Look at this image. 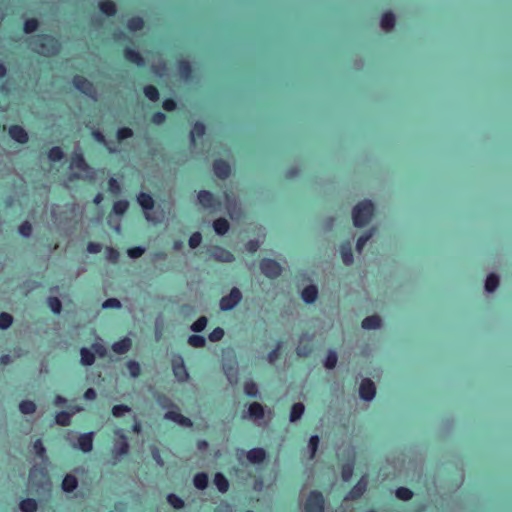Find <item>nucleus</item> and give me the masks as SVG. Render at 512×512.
<instances>
[{
	"label": "nucleus",
	"instance_id": "nucleus-51",
	"mask_svg": "<svg viewBox=\"0 0 512 512\" xmlns=\"http://www.w3.org/2000/svg\"><path fill=\"white\" fill-rule=\"evenodd\" d=\"M244 392L249 397H257L258 395V387L255 382L252 380L246 381L244 383Z\"/></svg>",
	"mask_w": 512,
	"mask_h": 512
},
{
	"label": "nucleus",
	"instance_id": "nucleus-62",
	"mask_svg": "<svg viewBox=\"0 0 512 512\" xmlns=\"http://www.w3.org/2000/svg\"><path fill=\"white\" fill-rule=\"evenodd\" d=\"M224 334L225 332L221 327H216L209 333L208 338L212 342H217L224 337Z\"/></svg>",
	"mask_w": 512,
	"mask_h": 512
},
{
	"label": "nucleus",
	"instance_id": "nucleus-52",
	"mask_svg": "<svg viewBox=\"0 0 512 512\" xmlns=\"http://www.w3.org/2000/svg\"><path fill=\"white\" fill-rule=\"evenodd\" d=\"M188 343L192 347L202 348L206 345V339L201 335H191L188 338Z\"/></svg>",
	"mask_w": 512,
	"mask_h": 512
},
{
	"label": "nucleus",
	"instance_id": "nucleus-1",
	"mask_svg": "<svg viewBox=\"0 0 512 512\" xmlns=\"http://www.w3.org/2000/svg\"><path fill=\"white\" fill-rule=\"evenodd\" d=\"M374 209V204L370 200L359 202L352 211L354 226L358 228L366 226L374 214Z\"/></svg>",
	"mask_w": 512,
	"mask_h": 512
},
{
	"label": "nucleus",
	"instance_id": "nucleus-44",
	"mask_svg": "<svg viewBox=\"0 0 512 512\" xmlns=\"http://www.w3.org/2000/svg\"><path fill=\"white\" fill-rule=\"evenodd\" d=\"M19 410L23 414H32L36 411V404L31 400H22L19 404Z\"/></svg>",
	"mask_w": 512,
	"mask_h": 512
},
{
	"label": "nucleus",
	"instance_id": "nucleus-48",
	"mask_svg": "<svg viewBox=\"0 0 512 512\" xmlns=\"http://www.w3.org/2000/svg\"><path fill=\"white\" fill-rule=\"evenodd\" d=\"M167 502L175 509H182L185 506L184 500L176 494H169Z\"/></svg>",
	"mask_w": 512,
	"mask_h": 512
},
{
	"label": "nucleus",
	"instance_id": "nucleus-12",
	"mask_svg": "<svg viewBox=\"0 0 512 512\" xmlns=\"http://www.w3.org/2000/svg\"><path fill=\"white\" fill-rule=\"evenodd\" d=\"M9 136L19 144H26L29 140L27 131L20 125H11L8 129Z\"/></svg>",
	"mask_w": 512,
	"mask_h": 512
},
{
	"label": "nucleus",
	"instance_id": "nucleus-60",
	"mask_svg": "<svg viewBox=\"0 0 512 512\" xmlns=\"http://www.w3.org/2000/svg\"><path fill=\"white\" fill-rule=\"evenodd\" d=\"M91 348L93 350L94 355L96 354V355H98L101 358H104V357L107 356V349H106V347L102 343L94 342L91 345Z\"/></svg>",
	"mask_w": 512,
	"mask_h": 512
},
{
	"label": "nucleus",
	"instance_id": "nucleus-15",
	"mask_svg": "<svg viewBox=\"0 0 512 512\" xmlns=\"http://www.w3.org/2000/svg\"><path fill=\"white\" fill-rule=\"evenodd\" d=\"M123 56L127 62L135 64L138 67H143L145 64L143 56L132 47H125L123 50Z\"/></svg>",
	"mask_w": 512,
	"mask_h": 512
},
{
	"label": "nucleus",
	"instance_id": "nucleus-39",
	"mask_svg": "<svg viewBox=\"0 0 512 512\" xmlns=\"http://www.w3.org/2000/svg\"><path fill=\"white\" fill-rule=\"evenodd\" d=\"M120 438L121 441L115 446V452L118 456H125L129 452V444L123 433L120 435Z\"/></svg>",
	"mask_w": 512,
	"mask_h": 512
},
{
	"label": "nucleus",
	"instance_id": "nucleus-24",
	"mask_svg": "<svg viewBox=\"0 0 512 512\" xmlns=\"http://www.w3.org/2000/svg\"><path fill=\"white\" fill-rule=\"evenodd\" d=\"M206 132V126L201 121H196L191 129V142L195 143L197 139L202 138Z\"/></svg>",
	"mask_w": 512,
	"mask_h": 512
},
{
	"label": "nucleus",
	"instance_id": "nucleus-64",
	"mask_svg": "<svg viewBox=\"0 0 512 512\" xmlns=\"http://www.w3.org/2000/svg\"><path fill=\"white\" fill-rule=\"evenodd\" d=\"M202 241V235L200 232H194L190 238H189V241H188V244L189 246L192 248V249H195L197 248L200 243Z\"/></svg>",
	"mask_w": 512,
	"mask_h": 512
},
{
	"label": "nucleus",
	"instance_id": "nucleus-14",
	"mask_svg": "<svg viewBox=\"0 0 512 512\" xmlns=\"http://www.w3.org/2000/svg\"><path fill=\"white\" fill-rule=\"evenodd\" d=\"M137 202L145 211L146 219L148 221H152V218L148 212L154 208L155 202L153 197L149 193L140 192L137 196Z\"/></svg>",
	"mask_w": 512,
	"mask_h": 512
},
{
	"label": "nucleus",
	"instance_id": "nucleus-45",
	"mask_svg": "<svg viewBox=\"0 0 512 512\" xmlns=\"http://www.w3.org/2000/svg\"><path fill=\"white\" fill-rule=\"evenodd\" d=\"M126 367H127L128 371H129V374L131 375V377L137 378V377L140 376V374H141V366H140V364L137 361H135V360L127 361Z\"/></svg>",
	"mask_w": 512,
	"mask_h": 512
},
{
	"label": "nucleus",
	"instance_id": "nucleus-20",
	"mask_svg": "<svg viewBox=\"0 0 512 512\" xmlns=\"http://www.w3.org/2000/svg\"><path fill=\"white\" fill-rule=\"evenodd\" d=\"M180 76L185 80H190L193 76V69L189 61L180 60L177 65Z\"/></svg>",
	"mask_w": 512,
	"mask_h": 512
},
{
	"label": "nucleus",
	"instance_id": "nucleus-54",
	"mask_svg": "<svg viewBox=\"0 0 512 512\" xmlns=\"http://www.w3.org/2000/svg\"><path fill=\"white\" fill-rule=\"evenodd\" d=\"M337 354L335 351L333 350H330L327 355H326V358H325V361H324V366L327 368V369H333L335 368L336 364H337Z\"/></svg>",
	"mask_w": 512,
	"mask_h": 512
},
{
	"label": "nucleus",
	"instance_id": "nucleus-49",
	"mask_svg": "<svg viewBox=\"0 0 512 512\" xmlns=\"http://www.w3.org/2000/svg\"><path fill=\"white\" fill-rule=\"evenodd\" d=\"M39 27V21L36 18H29L25 20L23 30L25 33L30 34L35 32Z\"/></svg>",
	"mask_w": 512,
	"mask_h": 512
},
{
	"label": "nucleus",
	"instance_id": "nucleus-31",
	"mask_svg": "<svg viewBox=\"0 0 512 512\" xmlns=\"http://www.w3.org/2000/svg\"><path fill=\"white\" fill-rule=\"evenodd\" d=\"M395 22V15L392 12H385L381 17V27L386 31L393 29Z\"/></svg>",
	"mask_w": 512,
	"mask_h": 512
},
{
	"label": "nucleus",
	"instance_id": "nucleus-4",
	"mask_svg": "<svg viewBox=\"0 0 512 512\" xmlns=\"http://www.w3.org/2000/svg\"><path fill=\"white\" fill-rule=\"evenodd\" d=\"M260 269L262 273L270 279L279 277L282 272L281 265L276 260L270 258H263L260 261Z\"/></svg>",
	"mask_w": 512,
	"mask_h": 512
},
{
	"label": "nucleus",
	"instance_id": "nucleus-57",
	"mask_svg": "<svg viewBox=\"0 0 512 512\" xmlns=\"http://www.w3.org/2000/svg\"><path fill=\"white\" fill-rule=\"evenodd\" d=\"M282 349V342L278 341L276 347L271 350L267 355V360L269 363H274L280 356V352Z\"/></svg>",
	"mask_w": 512,
	"mask_h": 512
},
{
	"label": "nucleus",
	"instance_id": "nucleus-61",
	"mask_svg": "<svg viewBox=\"0 0 512 512\" xmlns=\"http://www.w3.org/2000/svg\"><path fill=\"white\" fill-rule=\"evenodd\" d=\"M32 225L29 221H24L19 227H18V232L23 236V237H30L31 234H32Z\"/></svg>",
	"mask_w": 512,
	"mask_h": 512
},
{
	"label": "nucleus",
	"instance_id": "nucleus-63",
	"mask_svg": "<svg viewBox=\"0 0 512 512\" xmlns=\"http://www.w3.org/2000/svg\"><path fill=\"white\" fill-rule=\"evenodd\" d=\"M108 190L112 193V194H115V195H118L120 194L121 192V186L119 184V182L117 181V179L111 177L109 180H108Z\"/></svg>",
	"mask_w": 512,
	"mask_h": 512
},
{
	"label": "nucleus",
	"instance_id": "nucleus-5",
	"mask_svg": "<svg viewBox=\"0 0 512 512\" xmlns=\"http://www.w3.org/2000/svg\"><path fill=\"white\" fill-rule=\"evenodd\" d=\"M242 299V293L237 287H233L229 294L223 296L220 299V309L222 311H230L232 310Z\"/></svg>",
	"mask_w": 512,
	"mask_h": 512
},
{
	"label": "nucleus",
	"instance_id": "nucleus-59",
	"mask_svg": "<svg viewBox=\"0 0 512 512\" xmlns=\"http://www.w3.org/2000/svg\"><path fill=\"white\" fill-rule=\"evenodd\" d=\"M13 322V317L6 312L0 313V329H7L11 326Z\"/></svg>",
	"mask_w": 512,
	"mask_h": 512
},
{
	"label": "nucleus",
	"instance_id": "nucleus-17",
	"mask_svg": "<svg viewBox=\"0 0 512 512\" xmlns=\"http://www.w3.org/2000/svg\"><path fill=\"white\" fill-rule=\"evenodd\" d=\"M93 439H94L93 432L81 434L77 439L78 448L84 453L91 452L93 449Z\"/></svg>",
	"mask_w": 512,
	"mask_h": 512
},
{
	"label": "nucleus",
	"instance_id": "nucleus-40",
	"mask_svg": "<svg viewBox=\"0 0 512 512\" xmlns=\"http://www.w3.org/2000/svg\"><path fill=\"white\" fill-rule=\"evenodd\" d=\"M37 477L42 479L47 478V472L44 467L33 466L29 471V480L35 483Z\"/></svg>",
	"mask_w": 512,
	"mask_h": 512
},
{
	"label": "nucleus",
	"instance_id": "nucleus-19",
	"mask_svg": "<svg viewBox=\"0 0 512 512\" xmlns=\"http://www.w3.org/2000/svg\"><path fill=\"white\" fill-rule=\"evenodd\" d=\"M132 347V340L128 337H124L116 342H114L111 346V349L116 354H125Z\"/></svg>",
	"mask_w": 512,
	"mask_h": 512
},
{
	"label": "nucleus",
	"instance_id": "nucleus-42",
	"mask_svg": "<svg viewBox=\"0 0 512 512\" xmlns=\"http://www.w3.org/2000/svg\"><path fill=\"white\" fill-rule=\"evenodd\" d=\"M71 417L72 413L61 411L55 415V422L61 426H68L71 423Z\"/></svg>",
	"mask_w": 512,
	"mask_h": 512
},
{
	"label": "nucleus",
	"instance_id": "nucleus-38",
	"mask_svg": "<svg viewBox=\"0 0 512 512\" xmlns=\"http://www.w3.org/2000/svg\"><path fill=\"white\" fill-rule=\"evenodd\" d=\"M129 208V202L127 200H118L114 202L112 211L117 216H123Z\"/></svg>",
	"mask_w": 512,
	"mask_h": 512
},
{
	"label": "nucleus",
	"instance_id": "nucleus-10",
	"mask_svg": "<svg viewBox=\"0 0 512 512\" xmlns=\"http://www.w3.org/2000/svg\"><path fill=\"white\" fill-rule=\"evenodd\" d=\"M164 418L167 420L173 421V422H175L181 426H184V427L190 428L193 426L192 420L190 418L182 415L177 406H176V408H174V410L167 411L164 415Z\"/></svg>",
	"mask_w": 512,
	"mask_h": 512
},
{
	"label": "nucleus",
	"instance_id": "nucleus-8",
	"mask_svg": "<svg viewBox=\"0 0 512 512\" xmlns=\"http://www.w3.org/2000/svg\"><path fill=\"white\" fill-rule=\"evenodd\" d=\"M172 370L175 378L183 383L189 379V373L185 367L184 360L181 356H177L172 360Z\"/></svg>",
	"mask_w": 512,
	"mask_h": 512
},
{
	"label": "nucleus",
	"instance_id": "nucleus-46",
	"mask_svg": "<svg viewBox=\"0 0 512 512\" xmlns=\"http://www.w3.org/2000/svg\"><path fill=\"white\" fill-rule=\"evenodd\" d=\"M354 472V464L352 462H348L342 465L341 468V477L343 481L347 482L351 479Z\"/></svg>",
	"mask_w": 512,
	"mask_h": 512
},
{
	"label": "nucleus",
	"instance_id": "nucleus-50",
	"mask_svg": "<svg viewBox=\"0 0 512 512\" xmlns=\"http://www.w3.org/2000/svg\"><path fill=\"white\" fill-rule=\"evenodd\" d=\"M395 495L400 500L409 501L413 497V492L409 488L399 487L396 489Z\"/></svg>",
	"mask_w": 512,
	"mask_h": 512
},
{
	"label": "nucleus",
	"instance_id": "nucleus-6",
	"mask_svg": "<svg viewBox=\"0 0 512 512\" xmlns=\"http://www.w3.org/2000/svg\"><path fill=\"white\" fill-rule=\"evenodd\" d=\"M72 83L73 86L84 95H87L89 97L95 96L96 90L93 83L83 75H74L72 78Z\"/></svg>",
	"mask_w": 512,
	"mask_h": 512
},
{
	"label": "nucleus",
	"instance_id": "nucleus-29",
	"mask_svg": "<svg viewBox=\"0 0 512 512\" xmlns=\"http://www.w3.org/2000/svg\"><path fill=\"white\" fill-rule=\"evenodd\" d=\"M145 22L142 17L140 16H133L128 19L127 21V28L129 31L136 32L140 31L144 28Z\"/></svg>",
	"mask_w": 512,
	"mask_h": 512
},
{
	"label": "nucleus",
	"instance_id": "nucleus-25",
	"mask_svg": "<svg viewBox=\"0 0 512 512\" xmlns=\"http://www.w3.org/2000/svg\"><path fill=\"white\" fill-rule=\"evenodd\" d=\"M78 486L77 478L72 474H67L61 484L63 491L67 493L73 492Z\"/></svg>",
	"mask_w": 512,
	"mask_h": 512
},
{
	"label": "nucleus",
	"instance_id": "nucleus-18",
	"mask_svg": "<svg viewBox=\"0 0 512 512\" xmlns=\"http://www.w3.org/2000/svg\"><path fill=\"white\" fill-rule=\"evenodd\" d=\"M247 460L252 464H260L266 458V451L263 448H252L246 454Z\"/></svg>",
	"mask_w": 512,
	"mask_h": 512
},
{
	"label": "nucleus",
	"instance_id": "nucleus-58",
	"mask_svg": "<svg viewBox=\"0 0 512 512\" xmlns=\"http://www.w3.org/2000/svg\"><path fill=\"white\" fill-rule=\"evenodd\" d=\"M116 136L118 141H123L133 136V130L129 127H121L117 130Z\"/></svg>",
	"mask_w": 512,
	"mask_h": 512
},
{
	"label": "nucleus",
	"instance_id": "nucleus-26",
	"mask_svg": "<svg viewBox=\"0 0 512 512\" xmlns=\"http://www.w3.org/2000/svg\"><path fill=\"white\" fill-rule=\"evenodd\" d=\"M71 167L80 171H86L89 166L82 153H74L71 157Z\"/></svg>",
	"mask_w": 512,
	"mask_h": 512
},
{
	"label": "nucleus",
	"instance_id": "nucleus-21",
	"mask_svg": "<svg viewBox=\"0 0 512 512\" xmlns=\"http://www.w3.org/2000/svg\"><path fill=\"white\" fill-rule=\"evenodd\" d=\"M340 253L342 261L345 265H351L353 263V251L349 242L342 243L340 246Z\"/></svg>",
	"mask_w": 512,
	"mask_h": 512
},
{
	"label": "nucleus",
	"instance_id": "nucleus-43",
	"mask_svg": "<svg viewBox=\"0 0 512 512\" xmlns=\"http://www.w3.org/2000/svg\"><path fill=\"white\" fill-rule=\"evenodd\" d=\"M47 155L52 162H59L64 158V152L59 146L50 148Z\"/></svg>",
	"mask_w": 512,
	"mask_h": 512
},
{
	"label": "nucleus",
	"instance_id": "nucleus-53",
	"mask_svg": "<svg viewBox=\"0 0 512 512\" xmlns=\"http://www.w3.org/2000/svg\"><path fill=\"white\" fill-rule=\"evenodd\" d=\"M207 323L208 319L205 316H201L191 325V330L200 333L205 329Z\"/></svg>",
	"mask_w": 512,
	"mask_h": 512
},
{
	"label": "nucleus",
	"instance_id": "nucleus-23",
	"mask_svg": "<svg viewBox=\"0 0 512 512\" xmlns=\"http://www.w3.org/2000/svg\"><path fill=\"white\" fill-rule=\"evenodd\" d=\"M100 11L108 16L113 17L117 12L116 4L112 0H102L99 2Z\"/></svg>",
	"mask_w": 512,
	"mask_h": 512
},
{
	"label": "nucleus",
	"instance_id": "nucleus-28",
	"mask_svg": "<svg viewBox=\"0 0 512 512\" xmlns=\"http://www.w3.org/2000/svg\"><path fill=\"white\" fill-rule=\"evenodd\" d=\"M214 484L217 487L218 491L221 493H226L229 489V481L225 477L224 474L217 472L214 475Z\"/></svg>",
	"mask_w": 512,
	"mask_h": 512
},
{
	"label": "nucleus",
	"instance_id": "nucleus-41",
	"mask_svg": "<svg viewBox=\"0 0 512 512\" xmlns=\"http://www.w3.org/2000/svg\"><path fill=\"white\" fill-rule=\"evenodd\" d=\"M498 285L499 277L494 273L489 274L485 281V289L488 292H494L497 289Z\"/></svg>",
	"mask_w": 512,
	"mask_h": 512
},
{
	"label": "nucleus",
	"instance_id": "nucleus-3",
	"mask_svg": "<svg viewBox=\"0 0 512 512\" xmlns=\"http://www.w3.org/2000/svg\"><path fill=\"white\" fill-rule=\"evenodd\" d=\"M305 512H325V498L322 492L312 490L304 504Z\"/></svg>",
	"mask_w": 512,
	"mask_h": 512
},
{
	"label": "nucleus",
	"instance_id": "nucleus-33",
	"mask_svg": "<svg viewBox=\"0 0 512 512\" xmlns=\"http://www.w3.org/2000/svg\"><path fill=\"white\" fill-rule=\"evenodd\" d=\"M229 222L225 218H218L213 222V228L218 235H224L229 230Z\"/></svg>",
	"mask_w": 512,
	"mask_h": 512
},
{
	"label": "nucleus",
	"instance_id": "nucleus-13",
	"mask_svg": "<svg viewBox=\"0 0 512 512\" xmlns=\"http://www.w3.org/2000/svg\"><path fill=\"white\" fill-rule=\"evenodd\" d=\"M376 394V387L372 380L366 378L362 380L359 387V395L365 401H370Z\"/></svg>",
	"mask_w": 512,
	"mask_h": 512
},
{
	"label": "nucleus",
	"instance_id": "nucleus-30",
	"mask_svg": "<svg viewBox=\"0 0 512 512\" xmlns=\"http://www.w3.org/2000/svg\"><path fill=\"white\" fill-rule=\"evenodd\" d=\"M362 328L370 330L377 329L381 326V318L378 315L368 316L362 321Z\"/></svg>",
	"mask_w": 512,
	"mask_h": 512
},
{
	"label": "nucleus",
	"instance_id": "nucleus-7",
	"mask_svg": "<svg viewBox=\"0 0 512 512\" xmlns=\"http://www.w3.org/2000/svg\"><path fill=\"white\" fill-rule=\"evenodd\" d=\"M200 205L205 209L216 210L220 207L219 199L210 191L200 190L197 195Z\"/></svg>",
	"mask_w": 512,
	"mask_h": 512
},
{
	"label": "nucleus",
	"instance_id": "nucleus-27",
	"mask_svg": "<svg viewBox=\"0 0 512 512\" xmlns=\"http://www.w3.org/2000/svg\"><path fill=\"white\" fill-rule=\"evenodd\" d=\"M264 407L259 402H253L248 407V415L253 419H262L264 417Z\"/></svg>",
	"mask_w": 512,
	"mask_h": 512
},
{
	"label": "nucleus",
	"instance_id": "nucleus-22",
	"mask_svg": "<svg viewBox=\"0 0 512 512\" xmlns=\"http://www.w3.org/2000/svg\"><path fill=\"white\" fill-rule=\"evenodd\" d=\"M317 295H318V290H317L316 286H314V285H309V286L305 287L301 293L302 299L307 304L314 303L317 298Z\"/></svg>",
	"mask_w": 512,
	"mask_h": 512
},
{
	"label": "nucleus",
	"instance_id": "nucleus-55",
	"mask_svg": "<svg viewBox=\"0 0 512 512\" xmlns=\"http://www.w3.org/2000/svg\"><path fill=\"white\" fill-rule=\"evenodd\" d=\"M33 450L39 458L44 459L46 457V449L41 439L34 441Z\"/></svg>",
	"mask_w": 512,
	"mask_h": 512
},
{
	"label": "nucleus",
	"instance_id": "nucleus-11",
	"mask_svg": "<svg viewBox=\"0 0 512 512\" xmlns=\"http://www.w3.org/2000/svg\"><path fill=\"white\" fill-rule=\"evenodd\" d=\"M213 171L217 178L226 180L231 174V166L223 159H216L213 162Z\"/></svg>",
	"mask_w": 512,
	"mask_h": 512
},
{
	"label": "nucleus",
	"instance_id": "nucleus-16",
	"mask_svg": "<svg viewBox=\"0 0 512 512\" xmlns=\"http://www.w3.org/2000/svg\"><path fill=\"white\" fill-rule=\"evenodd\" d=\"M367 489V482L362 478L355 484L345 496V500H357L362 497Z\"/></svg>",
	"mask_w": 512,
	"mask_h": 512
},
{
	"label": "nucleus",
	"instance_id": "nucleus-47",
	"mask_svg": "<svg viewBox=\"0 0 512 512\" xmlns=\"http://www.w3.org/2000/svg\"><path fill=\"white\" fill-rule=\"evenodd\" d=\"M47 304L54 314H60V312L62 310V303L57 297H55V296L48 297Z\"/></svg>",
	"mask_w": 512,
	"mask_h": 512
},
{
	"label": "nucleus",
	"instance_id": "nucleus-32",
	"mask_svg": "<svg viewBox=\"0 0 512 512\" xmlns=\"http://www.w3.org/2000/svg\"><path fill=\"white\" fill-rule=\"evenodd\" d=\"M19 508L22 512H36L38 503L33 498H25L20 501Z\"/></svg>",
	"mask_w": 512,
	"mask_h": 512
},
{
	"label": "nucleus",
	"instance_id": "nucleus-35",
	"mask_svg": "<svg viewBox=\"0 0 512 512\" xmlns=\"http://www.w3.org/2000/svg\"><path fill=\"white\" fill-rule=\"evenodd\" d=\"M194 486L199 490H204L208 486V475L204 472L195 474L193 478Z\"/></svg>",
	"mask_w": 512,
	"mask_h": 512
},
{
	"label": "nucleus",
	"instance_id": "nucleus-56",
	"mask_svg": "<svg viewBox=\"0 0 512 512\" xmlns=\"http://www.w3.org/2000/svg\"><path fill=\"white\" fill-rule=\"evenodd\" d=\"M131 408L125 404L114 405L111 412L114 417H122L125 413L130 412Z\"/></svg>",
	"mask_w": 512,
	"mask_h": 512
},
{
	"label": "nucleus",
	"instance_id": "nucleus-9",
	"mask_svg": "<svg viewBox=\"0 0 512 512\" xmlns=\"http://www.w3.org/2000/svg\"><path fill=\"white\" fill-rule=\"evenodd\" d=\"M210 256L218 262L231 263L235 260L234 255L227 249L215 245L210 249Z\"/></svg>",
	"mask_w": 512,
	"mask_h": 512
},
{
	"label": "nucleus",
	"instance_id": "nucleus-36",
	"mask_svg": "<svg viewBox=\"0 0 512 512\" xmlns=\"http://www.w3.org/2000/svg\"><path fill=\"white\" fill-rule=\"evenodd\" d=\"M304 410L305 407L301 402L293 404L290 411V421L296 422L299 420L302 417Z\"/></svg>",
	"mask_w": 512,
	"mask_h": 512
},
{
	"label": "nucleus",
	"instance_id": "nucleus-2",
	"mask_svg": "<svg viewBox=\"0 0 512 512\" xmlns=\"http://www.w3.org/2000/svg\"><path fill=\"white\" fill-rule=\"evenodd\" d=\"M35 45L39 48V53L55 56L61 50L59 40L48 34H38L34 40Z\"/></svg>",
	"mask_w": 512,
	"mask_h": 512
},
{
	"label": "nucleus",
	"instance_id": "nucleus-34",
	"mask_svg": "<svg viewBox=\"0 0 512 512\" xmlns=\"http://www.w3.org/2000/svg\"><path fill=\"white\" fill-rule=\"evenodd\" d=\"M80 356H81V363L84 366H91L95 362V355L93 351H91L88 348H81L80 349Z\"/></svg>",
	"mask_w": 512,
	"mask_h": 512
},
{
	"label": "nucleus",
	"instance_id": "nucleus-37",
	"mask_svg": "<svg viewBox=\"0 0 512 512\" xmlns=\"http://www.w3.org/2000/svg\"><path fill=\"white\" fill-rule=\"evenodd\" d=\"M143 93L146 98L153 102L158 101L160 98L159 90L154 85H146L143 88Z\"/></svg>",
	"mask_w": 512,
	"mask_h": 512
}]
</instances>
